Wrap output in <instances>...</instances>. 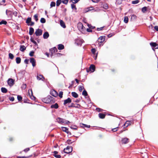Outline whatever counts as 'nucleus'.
Instances as JSON below:
<instances>
[{
  "mask_svg": "<svg viewBox=\"0 0 158 158\" xmlns=\"http://www.w3.org/2000/svg\"><path fill=\"white\" fill-rule=\"evenodd\" d=\"M9 57L11 59H13L14 58V56L13 54L11 53H9Z\"/></svg>",
  "mask_w": 158,
  "mask_h": 158,
  "instance_id": "47",
  "label": "nucleus"
},
{
  "mask_svg": "<svg viewBox=\"0 0 158 158\" xmlns=\"http://www.w3.org/2000/svg\"><path fill=\"white\" fill-rule=\"evenodd\" d=\"M17 99L19 101H21L22 99V96L19 95H18L17 96Z\"/></svg>",
  "mask_w": 158,
  "mask_h": 158,
  "instance_id": "49",
  "label": "nucleus"
},
{
  "mask_svg": "<svg viewBox=\"0 0 158 158\" xmlns=\"http://www.w3.org/2000/svg\"><path fill=\"white\" fill-rule=\"evenodd\" d=\"M18 12L17 11H15L13 13V15H14L15 17L18 16Z\"/></svg>",
  "mask_w": 158,
  "mask_h": 158,
  "instance_id": "59",
  "label": "nucleus"
},
{
  "mask_svg": "<svg viewBox=\"0 0 158 158\" xmlns=\"http://www.w3.org/2000/svg\"><path fill=\"white\" fill-rule=\"evenodd\" d=\"M29 156H18L17 158H28Z\"/></svg>",
  "mask_w": 158,
  "mask_h": 158,
  "instance_id": "62",
  "label": "nucleus"
},
{
  "mask_svg": "<svg viewBox=\"0 0 158 158\" xmlns=\"http://www.w3.org/2000/svg\"><path fill=\"white\" fill-rule=\"evenodd\" d=\"M34 18L36 22H37V21L38 20V15H37L35 14L34 15Z\"/></svg>",
  "mask_w": 158,
  "mask_h": 158,
  "instance_id": "52",
  "label": "nucleus"
},
{
  "mask_svg": "<svg viewBox=\"0 0 158 158\" xmlns=\"http://www.w3.org/2000/svg\"><path fill=\"white\" fill-rule=\"evenodd\" d=\"M43 38L44 39L48 38L49 36V34L48 32L46 31L44 33L43 35Z\"/></svg>",
  "mask_w": 158,
  "mask_h": 158,
  "instance_id": "20",
  "label": "nucleus"
},
{
  "mask_svg": "<svg viewBox=\"0 0 158 158\" xmlns=\"http://www.w3.org/2000/svg\"><path fill=\"white\" fill-rule=\"evenodd\" d=\"M60 26L63 27V28H65L66 27V26L65 23L62 20H60Z\"/></svg>",
  "mask_w": 158,
  "mask_h": 158,
  "instance_id": "21",
  "label": "nucleus"
},
{
  "mask_svg": "<svg viewBox=\"0 0 158 158\" xmlns=\"http://www.w3.org/2000/svg\"><path fill=\"white\" fill-rule=\"evenodd\" d=\"M147 10V8L146 6H144L142 8V11L144 13L146 12Z\"/></svg>",
  "mask_w": 158,
  "mask_h": 158,
  "instance_id": "43",
  "label": "nucleus"
},
{
  "mask_svg": "<svg viewBox=\"0 0 158 158\" xmlns=\"http://www.w3.org/2000/svg\"><path fill=\"white\" fill-rule=\"evenodd\" d=\"M55 121L60 124L64 123L68 124L70 123V122H69V121L66 120L65 119L60 118V117H58L57 118H56Z\"/></svg>",
  "mask_w": 158,
  "mask_h": 158,
  "instance_id": "2",
  "label": "nucleus"
},
{
  "mask_svg": "<svg viewBox=\"0 0 158 158\" xmlns=\"http://www.w3.org/2000/svg\"><path fill=\"white\" fill-rule=\"evenodd\" d=\"M73 148L71 146H67V148L64 149V151L65 153L68 154L72 151Z\"/></svg>",
  "mask_w": 158,
  "mask_h": 158,
  "instance_id": "5",
  "label": "nucleus"
},
{
  "mask_svg": "<svg viewBox=\"0 0 158 158\" xmlns=\"http://www.w3.org/2000/svg\"><path fill=\"white\" fill-rule=\"evenodd\" d=\"M82 95L84 96H87L88 95L87 91L85 90H84L83 91L82 93Z\"/></svg>",
  "mask_w": 158,
  "mask_h": 158,
  "instance_id": "37",
  "label": "nucleus"
},
{
  "mask_svg": "<svg viewBox=\"0 0 158 158\" xmlns=\"http://www.w3.org/2000/svg\"><path fill=\"white\" fill-rule=\"evenodd\" d=\"M37 79L38 80H41L42 81H44L45 79V78L41 74H38L37 76Z\"/></svg>",
  "mask_w": 158,
  "mask_h": 158,
  "instance_id": "12",
  "label": "nucleus"
},
{
  "mask_svg": "<svg viewBox=\"0 0 158 158\" xmlns=\"http://www.w3.org/2000/svg\"><path fill=\"white\" fill-rule=\"evenodd\" d=\"M108 6L107 4H105L103 5V8L105 9H107L108 8Z\"/></svg>",
  "mask_w": 158,
  "mask_h": 158,
  "instance_id": "58",
  "label": "nucleus"
},
{
  "mask_svg": "<svg viewBox=\"0 0 158 158\" xmlns=\"http://www.w3.org/2000/svg\"><path fill=\"white\" fill-rule=\"evenodd\" d=\"M50 107L51 108H55L57 109L58 108L59 106L57 103H56L54 104L51 105Z\"/></svg>",
  "mask_w": 158,
  "mask_h": 158,
  "instance_id": "19",
  "label": "nucleus"
},
{
  "mask_svg": "<svg viewBox=\"0 0 158 158\" xmlns=\"http://www.w3.org/2000/svg\"><path fill=\"white\" fill-rule=\"evenodd\" d=\"M77 27L79 30L81 31L85 29V27L83 26L82 23H78Z\"/></svg>",
  "mask_w": 158,
  "mask_h": 158,
  "instance_id": "10",
  "label": "nucleus"
},
{
  "mask_svg": "<svg viewBox=\"0 0 158 158\" xmlns=\"http://www.w3.org/2000/svg\"><path fill=\"white\" fill-rule=\"evenodd\" d=\"M105 36H100L99 38H98V42L99 43V46L103 45V44H102V43L105 41Z\"/></svg>",
  "mask_w": 158,
  "mask_h": 158,
  "instance_id": "4",
  "label": "nucleus"
},
{
  "mask_svg": "<svg viewBox=\"0 0 158 158\" xmlns=\"http://www.w3.org/2000/svg\"><path fill=\"white\" fill-rule=\"evenodd\" d=\"M34 32V29L33 28L31 27L29 29V34L30 35H32Z\"/></svg>",
  "mask_w": 158,
  "mask_h": 158,
  "instance_id": "27",
  "label": "nucleus"
},
{
  "mask_svg": "<svg viewBox=\"0 0 158 158\" xmlns=\"http://www.w3.org/2000/svg\"><path fill=\"white\" fill-rule=\"evenodd\" d=\"M87 26L89 28L92 29H94L95 28V27L92 26L91 24L89 23L87 24Z\"/></svg>",
  "mask_w": 158,
  "mask_h": 158,
  "instance_id": "44",
  "label": "nucleus"
},
{
  "mask_svg": "<svg viewBox=\"0 0 158 158\" xmlns=\"http://www.w3.org/2000/svg\"><path fill=\"white\" fill-rule=\"evenodd\" d=\"M26 49V47L24 45H21L20 50L22 52H24Z\"/></svg>",
  "mask_w": 158,
  "mask_h": 158,
  "instance_id": "28",
  "label": "nucleus"
},
{
  "mask_svg": "<svg viewBox=\"0 0 158 158\" xmlns=\"http://www.w3.org/2000/svg\"><path fill=\"white\" fill-rule=\"evenodd\" d=\"M61 128L63 131L66 132L67 134H69L70 135H71V133L69 131L68 129L67 128L64 127H61Z\"/></svg>",
  "mask_w": 158,
  "mask_h": 158,
  "instance_id": "14",
  "label": "nucleus"
},
{
  "mask_svg": "<svg viewBox=\"0 0 158 158\" xmlns=\"http://www.w3.org/2000/svg\"><path fill=\"white\" fill-rule=\"evenodd\" d=\"M68 107L69 108L76 107L75 106V104L73 103H71L70 105H69Z\"/></svg>",
  "mask_w": 158,
  "mask_h": 158,
  "instance_id": "41",
  "label": "nucleus"
},
{
  "mask_svg": "<svg viewBox=\"0 0 158 158\" xmlns=\"http://www.w3.org/2000/svg\"><path fill=\"white\" fill-rule=\"evenodd\" d=\"M95 66L93 64H91L89 68L90 71L91 72H93L95 71Z\"/></svg>",
  "mask_w": 158,
  "mask_h": 158,
  "instance_id": "15",
  "label": "nucleus"
},
{
  "mask_svg": "<svg viewBox=\"0 0 158 158\" xmlns=\"http://www.w3.org/2000/svg\"><path fill=\"white\" fill-rule=\"evenodd\" d=\"M6 15L9 18L11 19L12 18V14L11 11L6 10Z\"/></svg>",
  "mask_w": 158,
  "mask_h": 158,
  "instance_id": "8",
  "label": "nucleus"
},
{
  "mask_svg": "<svg viewBox=\"0 0 158 158\" xmlns=\"http://www.w3.org/2000/svg\"><path fill=\"white\" fill-rule=\"evenodd\" d=\"M62 54L61 53H56L55 55V57H59L62 55Z\"/></svg>",
  "mask_w": 158,
  "mask_h": 158,
  "instance_id": "61",
  "label": "nucleus"
},
{
  "mask_svg": "<svg viewBox=\"0 0 158 158\" xmlns=\"http://www.w3.org/2000/svg\"><path fill=\"white\" fill-rule=\"evenodd\" d=\"M91 51L93 54H95L96 51V50L95 48H93L91 49Z\"/></svg>",
  "mask_w": 158,
  "mask_h": 158,
  "instance_id": "55",
  "label": "nucleus"
},
{
  "mask_svg": "<svg viewBox=\"0 0 158 158\" xmlns=\"http://www.w3.org/2000/svg\"><path fill=\"white\" fill-rule=\"evenodd\" d=\"M26 85L25 84H23L22 85V88L23 89H25L26 88Z\"/></svg>",
  "mask_w": 158,
  "mask_h": 158,
  "instance_id": "57",
  "label": "nucleus"
},
{
  "mask_svg": "<svg viewBox=\"0 0 158 158\" xmlns=\"http://www.w3.org/2000/svg\"><path fill=\"white\" fill-rule=\"evenodd\" d=\"M42 101L46 103L52 104L55 102V99L53 97L50 95H48L46 97L43 98Z\"/></svg>",
  "mask_w": 158,
  "mask_h": 158,
  "instance_id": "1",
  "label": "nucleus"
},
{
  "mask_svg": "<svg viewBox=\"0 0 158 158\" xmlns=\"http://www.w3.org/2000/svg\"><path fill=\"white\" fill-rule=\"evenodd\" d=\"M80 126L82 127H86L88 128H89L90 127V125H87L85 124L82 123H81L80 124Z\"/></svg>",
  "mask_w": 158,
  "mask_h": 158,
  "instance_id": "24",
  "label": "nucleus"
},
{
  "mask_svg": "<svg viewBox=\"0 0 158 158\" xmlns=\"http://www.w3.org/2000/svg\"><path fill=\"white\" fill-rule=\"evenodd\" d=\"M128 19L127 16H125L124 19V22L125 23H127L128 22Z\"/></svg>",
  "mask_w": 158,
  "mask_h": 158,
  "instance_id": "40",
  "label": "nucleus"
},
{
  "mask_svg": "<svg viewBox=\"0 0 158 158\" xmlns=\"http://www.w3.org/2000/svg\"><path fill=\"white\" fill-rule=\"evenodd\" d=\"M72 102L71 99L69 98H68L67 99L64 100V105L66 106L67 104L71 103Z\"/></svg>",
  "mask_w": 158,
  "mask_h": 158,
  "instance_id": "11",
  "label": "nucleus"
},
{
  "mask_svg": "<svg viewBox=\"0 0 158 158\" xmlns=\"http://www.w3.org/2000/svg\"><path fill=\"white\" fill-rule=\"evenodd\" d=\"M139 1V0H136L135 1H133L132 2V3L133 4H136L138 3Z\"/></svg>",
  "mask_w": 158,
  "mask_h": 158,
  "instance_id": "51",
  "label": "nucleus"
},
{
  "mask_svg": "<svg viewBox=\"0 0 158 158\" xmlns=\"http://www.w3.org/2000/svg\"><path fill=\"white\" fill-rule=\"evenodd\" d=\"M56 3L55 2H52L50 4V6L51 7H54L55 6Z\"/></svg>",
  "mask_w": 158,
  "mask_h": 158,
  "instance_id": "50",
  "label": "nucleus"
},
{
  "mask_svg": "<svg viewBox=\"0 0 158 158\" xmlns=\"http://www.w3.org/2000/svg\"><path fill=\"white\" fill-rule=\"evenodd\" d=\"M156 43L155 42H151L150 43V45L152 47L155 48Z\"/></svg>",
  "mask_w": 158,
  "mask_h": 158,
  "instance_id": "36",
  "label": "nucleus"
},
{
  "mask_svg": "<svg viewBox=\"0 0 158 158\" xmlns=\"http://www.w3.org/2000/svg\"><path fill=\"white\" fill-rule=\"evenodd\" d=\"M31 94H30V93L29 92V96H30V97L31 98V99L32 100H35V97H34L32 93V90H31Z\"/></svg>",
  "mask_w": 158,
  "mask_h": 158,
  "instance_id": "22",
  "label": "nucleus"
},
{
  "mask_svg": "<svg viewBox=\"0 0 158 158\" xmlns=\"http://www.w3.org/2000/svg\"><path fill=\"white\" fill-rule=\"evenodd\" d=\"M30 62L31 63L32 65V66L34 67L35 65V60L34 58L31 57L30 58Z\"/></svg>",
  "mask_w": 158,
  "mask_h": 158,
  "instance_id": "13",
  "label": "nucleus"
},
{
  "mask_svg": "<svg viewBox=\"0 0 158 158\" xmlns=\"http://www.w3.org/2000/svg\"><path fill=\"white\" fill-rule=\"evenodd\" d=\"M29 60L28 59H26L25 60L24 62L25 64H27L29 63Z\"/></svg>",
  "mask_w": 158,
  "mask_h": 158,
  "instance_id": "63",
  "label": "nucleus"
},
{
  "mask_svg": "<svg viewBox=\"0 0 158 158\" xmlns=\"http://www.w3.org/2000/svg\"><path fill=\"white\" fill-rule=\"evenodd\" d=\"M40 21L41 23H45L46 20L44 18H42L41 19Z\"/></svg>",
  "mask_w": 158,
  "mask_h": 158,
  "instance_id": "45",
  "label": "nucleus"
},
{
  "mask_svg": "<svg viewBox=\"0 0 158 158\" xmlns=\"http://www.w3.org/2000/svg\"><path fill=\"white\" fill-rule=\"evenodd\" d=\"M31 17H28L26 21V23L27 24V25L30 23L31 21Z\"/></svg>",
  "mask_w": 158,
  "mask_h": 158,
  "instance_id": "35",
  "label": "nucleus"
},
{
  "mask_svg": "<svg viewBox=\"0 0 158 158\" xmlns=\"http://www.w3.org/2000/svg\"><path fill=\"white\" fill-rule=\"evenodd\" d=\"M62 2L61 0H57L56 2V6H59Z\"/></svg>",
  "mask_w": 158,
  "mask_h": 158,
  "instance_id": "33",
  "label": "nucleus"
},
{
  "mask_svg": "<svg viewBox=\"0 0 158 158\" xmlns=\"http://www.w3.org/2000/svg\"><path fill=\"white\" fill-rule=\"evenodd\" d=\"M57 51V49L56 47H54L53 48H51L50 49V52L51 53L50 56L51 58L54 56L56 53Z\"/></svg>",
  "mask_w": 158,
  "mask_h": 158,
  "instance_id": "3",
  "label": "nucleus"
},
{
  "mask_svg": "<svg viewBox=\"0 0 158 158\" xmlns=\"http://www.w3.org/2000/svg\"><path fill=\"white\" fill-rule=\"evenodd\" d=\"M93 8V6L90 7H89L86 8L84 10V11L85 13H86L89 11L92 10V9H90V8Z\"/></svg>",
  "mask_w": 158,
  "mask_h": 158,
  "instance_id": "25",
  "label": "nucleus"
},
{
  "mask_svg": "<svg viewBox=\"0 0 158 158\" xmlns=\"http://www.w3.org/2000/svg\"><path fill=\"white\" fill-rule=\"evenodd\" d=\"M75 106H76V107H74L75 108H79V107L80 106V105L79 104H75Z\"/></svg>",
  "mask_w": 158,
  "mask_h": 158,
  "instance_id": "64",
  "label": "nucleus"
},
{
  "mask_svg": "<svg viewBox=\"0 0 158 158\" xmlns=\"http://www.w3.org/2000/svg\"><path fill=\"white\" fill-rule=\"evenodd\" d=\"M53 156L56 158H60L61 156L60 155H57L58 152L56 151H54L53 152Z\"/></svg>",
  "mask_w": 158,
  "mask_h": 158,
  "instance_id": "18",
  "label": "nucleus"
},
{
  "mask_svg": "<svg viewBox=\"0 0 158 158\" xmlns=\"http://www.w3.org/2000/svg\"><path fill=\"white\" fill-rule=\"evenodd\" d=\"M83 89H84V87L83 86H80L79 87V90L80 92L82 91Z\"/></svg>",
  "mask_w": 158,
  "mask_h": 158,
  "instance_id": "53",
  "label": "nucleus"
},
{
  "mask_svg": "<svg viewBox=\"0 0 158 158\" xmlns=\"http://www.w3.org/2000/svg\"><path fill=\"white\" fill-rule=\"evenodd\" d=\"M74 141L72 142V141L71 140L69 139L67 140V142L68 144H70L72 143Z\"/></svg>",
  "mask_w": 158,
  "mask_h": 158,
  "instance_id": "54",
  "label": "nucleus"
},
{
  "mask_svg": "<svg viewBox=\"0 0 158 158\" xmlns=\"http://www.w3.org/2000/svg\"><path fill=\"white\" fill-rule=\"evenodd\" d=\"M34 53V52L33 51H31L30 52V53L29 54V56H33Z\"/></svg>",
  "mask_w": 158,
  "mask_h": 158,
  "instance_id": "56",
  "label": "nucleus"
},
{
  "mask_svg": "<svg viewBox=\"0 0 158 158\" xmlns=\"http://www.w3.org/2000/svg\"><path fill=\"white\" fill-rule=\"evenodd\" d=\"M71 8L73 10H77V8L76 6L73 3H72L71 5Z\"/></svg>",
  "mask_w": 158,
  "mask_h": 158,
  "instance_id": "34",
  "label": "nucleus"
},
{
  "mask_svg": "<svg viewBox=\"0 0 158 158\" xmlns=\"http://www.w3.org/2000/svg\"><path fill=\"white\" fill-rule=\"evenodd\" d=\"M64 48V46L63 45L60 44L58 45V49L60 50H62Z\"/></svg>",
  "mask_w": 158,
  "mask_h": 158,
  "instance_id": "29",
  "label": "nucleus"
},
{
  "mask_svg": "<svg viewBox=\"0 0 158 158\" xmlns=\"http://www.w3.org/2000/svg\"><path fill=\"white\" fill-rule=\"evenodd\" d=\"M7 23V22L4 20H2L0 22V25H2V24L6 25Z\"/></svg>",
  "mask_w": 158,
  "mask_h": 158,
  "instance_id": "38",
  "label": "nucleus"
},
{
  "mask_svg": "<svg viewBox=\"0 0 158 158\" xmlns=\"http://www.w3.org/2000/svg\"><path fill=\"white\" fill-rule=\"evenodd\" d=\"M1 90L2 92L3 93H6L7 92V89L4 87H2Z\"/></svg>",
  "mask_w": 158,
  "mask_h": 158,
  "instance_id": "31",
  "label": "nucleus"
},
{
  "mask_svg": "<svg viewBox=\"0 0 158 158\" xmlns=\"http://www.w3.org/2000/svg\"><path fill=\"white\" fill-rule=\"evenodd\" d=\"M131 125L130 122L129 120L127 121L126 123L124 124V125L126 126V127H127L128 125Z\"/></svg>",
  "mask_w": 158,
  "mask_h": 158,
  "instance_id": "39",
  "label": "nucleus"
},
{
  "mask_svg": "<svg viewBox=\"0 0 158 158\" xmlns=\"http://www.w3.org/2000/svg\"><path fill=\"white\" fill-rule=\"evenodd\" d=\"M106 115L103 113H100L98 114V116L100 118L103 119L105 118Z\"/></svg>",
  "mask_w": 158,
  "mask_h": 158,
  "instance_id": "23",
  "label": "nucleus"
},
{
  "mask_svg": "<svg viewBox=\"0 0 158 158\" xmlns=\"http://www.w3.org/2000/svg\"><path fill=\"white\" fill-rule=\"evenodd\" d=\"M70 127L71 129L74 130H77V127L75 125H72L70 126Z\"/></svg>",
  "mask_w": 158,
  "mask_h": 158,
  "instance_id": "42",
  "label": "nucleus"
},
{
  "mask_svg": "<svg viewBox=\"0 0 158 158\" xmlns=\"http://www.w3.org/2000/svg\"><path fill=\"white\" fill-rule=\"evenodd\" d=\"M68 1L69 0H62V2L66 5L67 4Z\"/></svg>",
  "mask_w": 158,
  "mask_h": 158,
  "instance_id": "46",
  "label": "nucleus"
},
{
  "mask_svg": "<svg viewBox=\"0 0 158 158\" xmlns=\"http://www.w3.org/2000/svg\"><path fill=\"white\" fill-rule=\"evenodd\" d=\"M9 99L10 101L12 102L14 101L15 100L14 98L13 97H9Z\"/></svg>",
  "mask_w": 158,
  "mask_h": 158,
  "instance_id": "60",
  "label": "nucleus"
},
{
  "mask_svg": "<svg viewBox=\"0 0 158 158\" xmlns=\"http://www.w3.org/2000/svg\"><path fill=\"white\" fill-rule=\"evenodd\" d=\"M137 19V16L134 15H132L131 17V21H135Z\"/></svg>",
  "mask_w": 158,
  "mask_h": 158,
  "instance_id": "26",
  "label": "nucleus"
},
{
  "mask_svg": "<svg viewBox=\"0 0 158 158\" xmlns=\"http://www.w3.org/2000/svg\"><path fill=\"white\" fill-rule=\"evenodd\" d=\"M63 92L62 91H60L59 94H58V95L59 96L60 98H61L63 97Z\"/></svg>",
  "mask_w": 158,
  "mask_h": 158,
  "instance_id": "48",
  "label": "nucleus"
},
{
  "mask_svg": "<svg viewBox=\"0 0 158 158\" xmlns=\"http://www.w3.org/2000/svg\"><path fill=\"white\" fill-rule=\"evenodd\" d=\"M129 139L127 138H123L121 140L123 143L126 144L128 142Z\"/></svg>",
  "mask_w": 158,
  "mask_h": 158,
  "instance_id": "17",
  "label": "nucleus"
},
{
  "mask_svg": "<svg viewBox=\"0 0 158 158\" xmlns=\"http://www.w3.org/2000/svg\"><path fill=\"white\" fill-rule=\"evenodd\" d=\"M21 59L20 57H17L16 59V63L17 64H19L21 62Z\"/></svg>",
  "mask_w": 158,
  "mask_h": 158,
  "instance_id": "32",
  "label": "nucleus"
},
{
  "mask_svg": "<svg viewBox=\"0 0 158 158\" xmlns=\"http://www.w3.org/2000/svg\"><path fill=\"white\" fill-rule=\"evenodd\" d=\"M72 96L75 98H77L78 97V94L75 92H72L71 93Z\"/></svg>",
  "mask_w": 158,
  "mask_h": 158,
  "instance_id": "30",
  "label": "nucleus"
},
{
  "mask_svg": "<svg viewBox=\"0 0 158 158\" xmlns=\"http://www.w3.org/2000/svg\"><path fill=\"white\" fill-rule=\"evenodd\" d=\"M83 41L82 39H78L75 40V43L77 45L81 46Z\"/></svg>",
  "mask_w": 158,
  "mask_h": 158,
  "instance_id": "6",
  "label": "nucleus"
},
{
  "mask_svg": "<svg viewBox=\"0 0 158 158\" xmlns=\"http://www.w3.org/2000/svg\"><path fill=\"white\" fill-rule=\"evenodd\" d=\"M15 81V80L11 78H9L7 81V83L9 86H11L14 84Z\"/></svg>",
  "mask_w": 158,
  "mask_h": 158,
  "instance_id": "7",
  "label": "nucleus"
},
{
  "mask_svg": "<svg viewBox=\"0 0 158 158\" xmlns=\"http://www.w3.org/2000/svg\"><path fill=\"white\" fill-rule=\"evenodd\" d=\"M51 94L52 95L55 97H56L58 96V93L55 90H54L53 91H52L51 92Z\"/></svg>",
  "mask_w": 158,
  "mask_h": 158,
  "instance_id": "16",
  "label": "nucleus"
},
{
  "mask_svg": "<svg viewBox=\"0 0 158 158\" xmlns=\"http://www.w3.org/2000/svg\"><path fill=\"white\" fill-rule=\"evenodd\" d=\"M42 30L40 29H37L35 32L36 35L37 36L41 35H42Z\"/></svg>",
  "mask_w": 158,
  "mask_h": 158,
  "instance_id": "9",
  "label": "nucleus"
}]
</instances>
